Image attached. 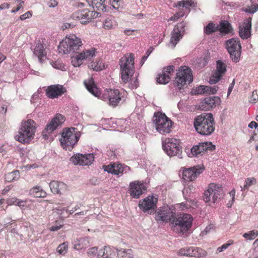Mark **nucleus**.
<instances>
[{"label":"nucleus","mask_w":258,"mask_h":258,"mask_svg":"<svg viewBox=\"0 0 258 258\" xmlns=\"http://www.w3.org/2000/svg\"><path fill=\"white\" fill-rule=\"evenodd\" d=\"M84 83L87 90L95 97H100L102 99L108 102V104L113 107L117 106L122 100H124V91H120L118 89H108L100 96V93L98 88L95 84L92 78L88 81H84Z\"/></svg>","instance_id":"1"},{"label":"nucleus","mask_w":258,"mask_h":258,"mask_svg":"<svg viewBox=\"0 0 258 258\" xmlns=\"http://www.w3.org/2000/svg\"><path fill=\"white\" fill-rule=\"evenodd\" d=\"M215 121L212 113H203L197 116L194 121L196 131L203 136L211 135L215 130Z\"/></svg>","instance_id":"2"},{"label":"nucleus","mask_w":258,"mask_h":258,"mask_svg":"<svg viewBox=\"0 0 258 258\" xmlns=\"http://www.w3.org/2000/svg\"><path fill=\"white\" fill-rule=\"evenodd\" d=\"M82 45L80 38L75 34H70L60 42L58 49L59 53L62 54L78 53Z\"/></svg>","instance_id":"3"},{"label":"nucleus","mask_w":258,"mask_h":258,"mask_svg":"<svg viewBox=\"0 0 258 258\" xmlns=\"http://www.w3.org/2000/svg\"><path fill=\"white\" fill-rule=\"evenodd\" d=\"M59 140L62 147L66 150L71 151L80 139L81 134L77 128L71 127L64 128Z\"/></svg>","instance_id":"4"},{"label":"nucleus","mask_w":258,"mask_h":258,"mask_svg":"<svg viewBox=\"0 0 258 258\" xmlns=\"http://www.w3.org/2000/svg\"><path fill=\"white\" fill-rule=\"evenodd\" d=\"M134 56L130 54L129 56H125L120 59L121 78L122 81L126 83L134 74Z\"/></svg>","instance_id":"5"},{"label":"nucleus","mask_w":258,"mask_h":258,"mask_svg":"<svg viewBox=\"0 0 258 258\" xmlns=\"http://www.w3.org/2000/svg\"><path fill=\"white\" fill-rule=\"evenodd\" d=\"M153 121L156 130L161 134H168L171 131L173 122L163 113L155 112Z\"/></svg>","instance_id":"6"},{"label":"nucleus","mask_w":258,"mask_h":258,"mask_svg":"<svg viewBox=\"0 0 258 258\" xmlns=\"http://www.w3.org/2000/svg\"><path fill=\"white\" fill-rule=\"evenodd\" d=\"M193 81L191 70L185 66L180 67L176 73L174 80V87L180 90L186 83L190 84Z\"/></svg>","instance_id":"7"},{"label":"nucleus","mask_w":258,"mask_h":258,"mask_svg":"<svg viewBox=\"0 0 258 258\" xmlns=\"http://www.w3.org/2000/svg\"><path fill=\"white\" fill-rule=\"evenodd\" d=\"M225 45L231 60L234 63L239 62L241 54V45L239 39H229L225 41Z\"/></svg>","instance_id":"8"},{"label":"nucleus","mask_w":258,"mask_h":258,"mask_svg":"<svg viewBox=\"0 0 258 258\" xmlns=\"http://www.w3.org/2000/svg\"><path fill=\"white\" fill-rule=\"evenodd\" d=\"M162 148L169 156H176L182 158V152L179 141L174 138H167L162 141Z\"/></svg>","instance_id":"9"},{"label":"nucleus","mask_w":258,"mask_h":258,"mask_svg":"<svg viewBox=\"0 0 258 258\" xmlns=\"http://www.w3.org/2000/svg\"><path fill=\"white\" fill-rule=\"evenodd\" d=\"M192 222V218L188 214H180L177 217H174L172 220L173 227L178 232L184 233L188 230L191 227Z\"/></svg>","instance_id":"10"},{"label":"nucleus","mask_w":258,"mask_h":258,"mask_svg":"<svg viewBox=\"0 0 258 258\" xmlns=\"http://www.w3.org/2000/svg\"><path fill=\"white\" fill-rule=\"evenodd\" d=\"M223 193V190L221 186L211 183L209 185L207 190L204 193L203 200L206 203H208L212 200V203H215L218 199H220Z\"/></svg>","instance_id":"11"},{"label":"nucleus","mask_w":258,"mask_h":258,"mask_svg":"<svg viewBox=\"0 0 258 258\" xmlns=\"http://www.w3.org/2000/svg\"><path fill=\"white\" fill-rule=\"evenodd\" d=\"M223 193V190L221 186L211 183L209 185L207 190L204 193L203 200L206 203H208L212 200V203H215L218 199H220Z\"/></svg>","instance_id":"12"},{"label":"nucleus","mask_w":258,"mask_h":258,"mask_svg":"<svg viewBox=\"0 0 258 258\" xmlns=\"http://www.w3.org/2000/svg\"><path fill=\"white\" fill-rule=\"evenodd\" d=\"M215 149V146L211 142L200 143L194 146L189 151H186L189 157H197L203 155L205 152L212 151Z\"/></svg>","instance_id":"13"},{"label":"nucleus","mask_w":258,"mask_h":258,"mask_svg":"<svg viewBox=\"0 0 258 258\" xmlns=\"http://www.w3.org/2000/svg\"><path fill=\"white\" fill-rule=\"evenodd\" d=\"M64 121V116L62 115L59 113L56 114L43 130L42 135L43 139L48 140L49 135L52 134L58 126L62 124Z\"/></svg>","instance_id":"14"},{"label":"nucleus","mask_w":258,"mask_h":258,"mask_svg":"<svg viewBox=\"0 0 258 258\" xmlns=\"http://www.w3.org/2000/svg\"><path fill=\"white\" fill-rule=\"evenodd\" d=\"M155 213V219L157 222L167 223L173 220L175 216V213L168 207H160Z\"/></svg>","instance_id":"15"},{"label":"nucleus","mask_w":258,"mask_h":258,"mask_svg":"<svg viewBox=\"0 0 258 258\" xmlns=\"http://www.w3.org/2000/svg\"><path fill=\"white\" fill-rule=\"evenodd\" d=\"M99 15H100V14L98 12L85 9L74 12L73 14V17L80 20L82 24H86L92 19L98 17Z\"/></svg>","instance_id":"16"},{"label":"nucleus","mask_w":258,"mask_h":258,"mask_svg":"<svg viewBox=\"0 0 258 258\" xmlns=\"http://www.w3.org/2000/svg\"><path fill=\"white\" fill-rule=\"evenodd\" d=\"M95 55V49L91 48L88 50H83L75 56L72 57L71 62L75 67H80L84 60H91Z\"/></svg>","instance_id":"17"},{"label":"nucleus","mask_w":258,"mask_h":258,"mask_svg":"<svg viewBox=\"0 0 258 258\" xmlns=\"http://www.w3.org/2000/svg\"><path fill=\"white\" fill-rule=\"evenodd\" d=\"M157 199L153 196H149L140 202L139 207L143 212L151 214L157 208Z\"/></svg>","instance_id":"18"},{"label":"nucleus","mask_w":258,"mask_h":258,"mask_svg":"<svg viewBox=\"0 0 258 258\" xmlns=\"http://www.w3.org/2000/svg\"><path fill=\"white\" fill-rule=\"evenodd\" d=\"M67 92V89L59 84L51 85L46 89V95L50 99L57 98Z\"/></svg>","instance_id":"19"},{"label":"nucleus","mask_w":258,"mask_h":258,"mask_svg":"<svg viewBox=\"0 0 258 258\" xmlns=\"http://www.w3.org/2000/svg\"><path fill=\"white\" fill-rule=\"evenodd\" d=\"M94 157L93 154L83 155L78 153L71 158V161L75 164L81 165H91L94 161Z\"/></svg>","instance_id":"20"},{"label":"nucleus","mask_w":258,"mask_h":258,"mask_svg":"<svg viewBox=\"0 0 258 258\" xmlns=\"http://www.w3.org/2000/svg\"><path fill=\"white\" fill-rule=\"evenodd\" d=\"M221 102V99L217 96H209L204 98L201 102L199 108L202 110H209L215 107Z\"/></svg>","instance_id":"21"},{"label":"nucleus","mask_w":258,"mask_h":258,"mask_svg":"<svg viewBox=\"0 0 258 258\" xmlns=\"http://www.w3.org/2000/svg\"><path fill=\"white\" fill-rule=\"evenodd\" d=\"M203 170V168L199 167L184 169L182 171V178L185 181H192L195 180Z\"/></svg>","instance_id":"22"},{"label":"nucleus","mask_w":258,"mask_h":258,"mask_svg":"<svg viewBox=\"0 0 258 258\" xmlns=\"http://www.w3.org/2000/svg\"><path fill=\"white\" fill-rule=\"evenodd\" d=\"M130 194L135 199H138L143 194V190H146V187L144 183L139 181L132 182L130 184Z\"/></svg>","instance_id":"23"},{"label":"nucleus","mask_w":258,"mask_h":258,"mask_svg":"<svg viewBox=\"0 0 258 258\" xmlns=\"http://www.w3.org/2000/svg\"><path fill=\"white\" fill-rule=\"evenodd\" d=\"M205 251L201 248L197 247H186L181 248L179 251L180 255L201 257L205 254Z\"/></svg>","instance_id":"24"},{"label":"nucleus","mask_w":258,"mask_h":258,"mask_svg":"<svg viewBox=\"0 0 258 258\" xmlns=\"http://www.w3.org/2000/svg\"><path fill=\"white\" fill-rule=\"evenodd\" d=\"M15 139L22 144L28 143L33 139V132L32 130L27 131L21 127Z\"/></svg>","instance_id":"25"},{"label":"nucleus","mask_w":258,"mask_h":258,"mask_svg":"<svg viewBox=\"0 0 258 258\" xmlns=\"http://www.w3.org/2000/svg\"><path fill=\"white\" fill-rule=\"evenodd\" d=\"M251 18L249 17L245 19L242 26H239V35L242 39H247L251 35Z\"/></svg>","instance_id":"26"},{"label":"nucleus","mask_w":258,"mask_h":258,"mask_svg":"<svg viewBox=\"0 0 258 258\" xmlns=\"http://www.w3.org/2000/svg\"><path fill=\"white\" fill-rule=\"evenodd\" d=\"M174 67L172 65L164 68L162 74H159L156 78L157 83L164 85L168 83L171 79L170 74L174 71Z\"/></svg>","instance_id":"27"},{"label":"nucleus","mask_w":258,"mask_h":258,"mask_svg":"<svg viewBox=\"0 0 258 258\" xmlns=\"http://www.w3.org/2000/svg\"><path fill=\"white\" fill-rule=\"evenodd\" d=\"M51 192L54 194L63 195L67 190V185L63 182L53 180L49 183Z\"/></svg>","instance_id":"28"},{"label":"nucleus","mask_w":258,"mask_h":258,"mask_svg":"<svg viewBox=\"0 0 258 258\" xmlns=\"http://www.w3.org/2000/svg\"><path fill=\"white\" fill-rule=\"evenodd\" d=\"M233 29L231 24L226 20H221L218 25V31H219L222 35L232 33Z\"/></svg>","instance_id":"29"},{"label":"nucleus","mask_w":258,"mask_h":258,"mask_svg":"<svg viewBox=\"0 0 258 258\" xmlns=\"http://www.w3.org/2000/svg\"><path fill=\"white\" fill-rule=\"evenodd\" d=\"M73 248L79 250L86 248L89 246V241L88 237L77 238L72 242Z\"/></svg>","instance_id":"30"},{"label":"nucleus","mask_w":258,"mask_h":258,"mask_svg":"<svg viewBox=\"0 0 258 258\" xmlns=\"http://www.w3.org/2000/svg\"><path fill=\"white\" fill-rule=\"evenodd\" d=\"M121 164H116L114 163L108 165H104V171L112 174L120 175L121 171Z\"/></svg>","instance_id":"31"},{"label":"nucleus","mask_w":258,"mask_h":258,"mask_svg":"<svg viewBox=\"0 0 258 258\" xmlns=\"http://www.w3.org/2000/svg\"><path fill=\"white\" fill-rule=\"evenodd\" d=\"M34 54L41 61L42 58L46 55V52L44 49V46L40 40H39L36 44L35 47L33 51Z\"/></svg>","instance_id":"32"},{"label":"nucleus","mask_w":258,"mask_h":258,"mask_svg":"<svg viewBox=\"0 0 258 258\" xmlns=\"http://www.w3.org/2000/svg\"><path fill=\"white\" fill-rule=\"evenodd\" d=\"M115 252L109 246H104L100 249L97 254V258H112Z\"/></svg>","instance_id":"33"},{"label":"nucleus","mask_w":258,"mask_h":258,"mask_svg":"<svg viewBox=\"0 0 258 258\" xmlns=\"http://www.w3.org/2000/svg\"><path fill=\"white\" fill-rule=\"evenodd\" d=\"M29 195L35 198H44L47 194L40 186H36L30 190Z\"/></svg>","instance_id":"34"},{"label":"nucleus","mask_w":258,"mask_h":258,"mask_svg":"<svg viewBox=\"0 0 258 258\" xmlns=\"http://www.w3.org/2000/svg\"><path fill=\"white\" fill-rule=\"evenodd\" d=\"M226 65L221 60L216 61V69L214 74L222 77L226 72Z\"/></svg>","instance_id":"35"},{"label":"nucleus","mask_w":258,"mask_h":258,"mask_svg":"<svg viewBox=\"0 0 258 258\" xmlns=\"http://www.w3.org/2000/svg\"><path fill=\"white\" fill-rule=\"evenodd\" d=\"M23 128H24L26 131L32 130L33 132V136H34L36 132V126L35 121L31 119H28L27 121L22 122L21 126Z\"/></svg>","instance_id":"36"},{"label":"nucleus","mask_w":258,"mask_h":258,"mask_svg":"<svg viewBox=\"0 0 258 258\" xmlns=\"http://www.w3.org/2000/svg\"><path fill=\"white\" fill-rule=\"evenodd\" d=\"M118 258H134L131 249H120L117 251Z\"/></svg>","instance_id":"37"},{"label":"nucleus","mask_w":258,"mask_h":258,"mask_svg":"<svg viewBox=\"0 0 258 258\" xmlns=\"http://www.w3.org/2000/svg\"><path fill=\"white\" fill-rule=\"evenodd\" d=\"M193 4L194 2L192 0L181 1L177 3L176 7L178 8L182 7V8L180 9L181 11L185 12L186 11L187 13H188L190 11L189 8Z\"/></svg>","instance_id":"38"},{"label":"nucleus","mask_w":258,"mask_h":258,"mask_svg":"<svg viewBox=\"0 0 258 258\" xmlns=\"http://www.w3.org/2000/svg\"><path fill=\"white\" fill-rule=\"evenodd\" d=\"M19 177L20 173L19 170H14L5 174V180L8 182L17 180Z\"/></svg>","instance_id":"39"},{"label":"nucleus","mask_w":258,"mask_h":258,"mask_svg":"<svg viewBox=\"0 0 258 258\" xmlns=\"http://www.w3.org/2000/svg\"><path fill=\"white\" fill-rule=\"evenodd\" d=\"M171 36L170 42L173 45L174 47L184 36L179 32L174 31L173 30L171 31Z\"/></svg>","instance_id":"40"},{"label":"nucleus","mask_w":258,"mask_h":258,"mask_svg":"<svg viewBox=\"0 0 258 258\" xmlns=\"http://www.w3.org/2000/svg\"><path fill=\"white\" fill-rule=\"evenodd\" d=\"M105 0H93L92 1V7L97 11L106 12V6L104 4Z\"/></svg>","instance_id":"41"},{"label":"nucleus","mask_w":258,"mask_h":258,"mask_svg":"<svg viewBox=\"0 0 258 258\" xmlns=\"http://www.w3.org/2000/svg\"><path fill=\"white\" fill-rule=\"evenodd\" d=\"M204 31L207 35L211 34L218 31V25H216V24L213 22H210L204 27Z\"/></svg>","instance_id":"42"},{"label":"nucleus","mask_w":258,"mask_h":258,"mask_svg":"<svg viewBox=\"0 0 258 258\" xmlns=\"http://www.w3.org/2000/svg\"><path fill=\"white\" fill-rule=\"evenodd\" d=\"M187 26V23L185 22L182 21L177 23L174 27L173 30L179 32L182 35H184L185 34V28Z\"/></svg>","instance_id":"43"},{"label":"nucleus","mask_w":258,"mask_h":258,"mask_svg":"<svg viewBox=\"0 0 258 258\" xmlns=\"http://www.w3.org/2000/svg\"><path fill=\"white\" fill-rule=\"evenodd\" d=\"M258 236L257 230H251L243 234V237L249 240H253Z\"/></svg>","instance_id":"44"},{"label":"nucleus","mask_w":258,"mask_h":258,"mask_svg":"<svg viewBox=\"0 0 258 258\" xmlns=\"http://www.w3.org/2000/svg\"><path fill=\"white\" fill-rule=\"evenodd\" d=\"M88 67L90 69L96 71H101L103 68V66H102L100 61H92L88 65Z\"/></svg>","instance_id":"45"},{"label":"nucleus","mask_w":258,"mask_h":258,"mask_svg":"<svg viewBox=\"0 0 258 258\" xmlns=\"http://www.w3.org/2000/svg\"><path fill=\"white\" fill-rule=\"evenodd\" d=\"M207 86L201 85L195 89H193L191 91L192 94H203L205 93L206 89H208Z\"/></svg>","instance_id":"46"},{"label":"nucleus","mask_w":258,"mask_h":258,"mask_svg":"<svg viewBox=\"0 0 258 258\" xmlns=\"http://www.w3.org/2000/svg\"><path fill=\"white\" fill-rule=\"evenodd\" d=\"M242 11L249 14H254L256 11H258V5L252 4L250 7L242 9Z\"/></svg>","instance_id":"47"},{"label":"nucleus","mask_w":258,"mask_h":258,"mask_svg":"<svg viewBox=\"0 0 258 258\" xmlns=\"http://www.w3.org/2000/svg\"><path fill=\"white\" fill-rule=\"evenodd\" d=\"M256 183V179L253 178H247L245 181V184L243 185V190L247 189L251 185Z\"/></svg>","instance_id":"48"},{"label":"nucleus","mask_w":258,"mask_h":258,"mask_svg":"<svg viewBox=\"0 0 258 258\" xmlns=\"http://www.w3.org/2000/svg\"><path fill=\"white\" fill-rule=\"evenodd\" d=\"M52 67L56 69H58L61 71L66 70V66L63 63H62L61 61L59 59L54 62H53Z\"/></svg>","instance_id":"49"},{"label":"nucleus","mask_w":258,"mask_h":258,"mask_svg":"<svg viewBox=\"0 0 258 258\" xmlns=\"http://www.w3.org/2000/svg\"><path fill=\"white\" fill-rule=\"evenodd\" d=\"M68 249V244L66 243H63L58 245L57 248V252L61 254H64Z\"/></svg>","instance_id":"50"},{"label":"nucleus","mask_w":258,"mask_h":258,"mask_svg":"<svg viewBox=\"0 0 258 258\" xmlns=\"http://www.w3.org/2000/svg\"><path fill=\"white\" fill-rule=\"evenodd\" d=\"M11 202L15 204L16 205L20 207H24L25 206L26 201L18 199L16 198H13L11 199Z\"/></svg>","instance_id":"51"},{"label":"nucleus","mask_w":258,"mask_h":258,"mask_svg":"<svg viewBox=\"0 0 258 258\" xmlns=\"http://www.w3.org/2000/svg\"><path fill=\"white\" fill-rule=\"evenodd\" d=\"M184 15L185 12L180 10L178 12L176 13L172 17L170 18V20L174 21H177L179 18L183 17Z\"/></svg>","instance_id":"52"},{"label":"nucleus","mask_w":258,"mask_h":258,"mask_svg":"<svg viewBox=\"0 0 258 258\" xmlns=\"http://www.w3.org/2000/svg\"><path fill=\"white\" fill-rule=\"evenodd\" d=\"M221 78V77L219 76L213 74V75L210 77L209 83L211 85L215 84L220 81Z\"/></svg>","instance_id":"53"},{"label":"nucleus","mask_w":258,"mask_h":258,"mask_svg":"<svg viewBox=\"0 0 258 258\" xmlns=\"http://www.w3.org/2000/svg\"><path fill=\"white\" fill-rule=\"evenodd\" d=\"M209 88L207 89H206L205 93L208 94H215L218 91V87L217 86H214L213 87L208 86Z\"/></svg>","instance_id":"54"},{"label":"nucleus","mask_w":258,"mask_h":258,"mask_svg":"<svg viewBox=\"0 0 258 258\" xmlns=\"http://www.w3.org/2000/svg\"><path fill=\"white\" fill-rule=\"evenodd\" d=\"M112 21L111 19L109 18H107L105 20L104 22L103 23V28L106 29H109L112 28Z\"/></svg>","instance_id":"55"},{"label":"nucleus","mask_w":258,"mask_h":258,"mask_svg":"<svg viewBox=\"0 0 258 258\" xmlns=\"http://www.w3.org/2000/svg\"><path fill=\"white\" fill-rule=\"evenodd\" d=\"M258 100V95L256 91L254 90L252 92V94L249 99V102L252 103H255Z\"/></svg>","instance_id":"56"},{"label":"nucleus","mask_w":258,"mask_h":258,"mask_svg":"<svg viewBox=\"0 0 258 258\" xmlns=\"http://www.w3.org/2000/svg\"><path fill=\"white\" fill-rule=\"evenodd\" d=\"M188 193V189H187V188H184L182 190V194L183 195V197H184V199L186 201V202H189L190 203H192L194 202V201L188 198L189 196L187 195Z\"/></svg>","instance_id":"57"},{"label":"nucleus","mask_w":258,"mask_h":258,"mask_svg":"<svg viewBox=\"0 0 258 258\" xmlns=\"http://www.w3.org/2000/svg\"><path fill=\"white\" fill-rule=\"evenodd\" d=\"M32 17V13L31 11H28L25 14L21 15L19 17L20 19L22 21H24L26 19Z\"/></svg>","instance_id":"58"},{"label":"nucleus","mask_w":258,"mask_h":258,"mask_svg":"<svg viewBox=\"0 0 258 258\" xmlns=\"http://www.w3.org/2000/svg\"><path fill=\"white\" fill-rule=\"evenodd\" d=\"M98 248L96 247H93L90 248L87 252L88 254L90 255H94L96 254H98Z\"/></svg>","instance_id":"59"},{"label":"nucleus","mask_w":258,"mask_h":258,"mask_svg":"<svg viewBox=\"0 0 258 258\" xmlns=\"http://www.w3.org/2000/svg\"><path fill=\"white\" fill-rule=\"evenodd\" d=\"M231 243H225L223 244L221 246L219 247L217 249V253H220L223 251L224 249H227L230 245Z\"/></svg>","instance_id":"60"},{"label":"nucleus","mask_w":258,"mask_h":258,"mask_svg":"<svg viewBox=\"0 0 258 258\" xmlns=\"http://www.w3.org/2000/svg\"><path fill=\"white\" fill-rule=\"evenodd\" d=\"M131 168L129 166L121 164L120 174H122L123 173H126L130 170Z\"/></svg>","instance_id":"61"},{"label":"nucleus","mask_w":258,"mask_h":258,"mask_svg":"<svg viewBox=\"0 0 258 258\" xmlns=\"http://www.w3.org/2000/svg\"><path fill=\"white\" fill-rule=\"evenodd\" d=\"M47 4L49 8H54L57 6L58 2L56 0H50Z\"/></svg>","instance_id":"62"},{"label":"nucleus","mask_w":258,"mask_h":258,"mask_svg":"<svg viewBox=\"0 0 258 258\" xmlns=\"http://www.w3.org/2000/svg\"><path fill=\"white\" fill-rule=\"evenodd\" d=\"M75 26V25L73 23H65L62 25L61 28L62 30H65L66 29L68 28H72Z\"/></svg>","instance_id":"63"},{"label":"nucleus","mask_w":258,"mask_h":258,"mask_svg":"<svg viewBox=\"0 0 258 258\" xmlns=\"http://www.w3.org/2000/svg\"><path fill=\"white\" fill-rule=\"evenodd\" d=\"M130 87L132 89L137 88L139 86V81L137 79L133 83L130 84Z\"/></svg>","instance_id":"64"}]
</instances>
